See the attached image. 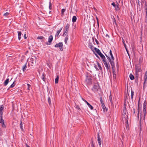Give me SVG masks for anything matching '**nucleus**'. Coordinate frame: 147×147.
Segmentation results:
<instances>
[{"label":"nucleus","mask_w":147,"mask_h":147,"mask_svg":"<svg viewBox=\"0 0 147 147\" xmlns=\"http://www.w3.org/2000/svg\"><path fill=\"white\" fill-rule=\"evenodd\" d=\"M127 111L125 105V104L122 114V120L123 122H125V123H126L127 124V125H128V121L127 119H128V117L127 115Z\"/></svg>","instance_id":"f257e3e1"},{"label":"nucleus","mask_w":147,"mask_h":147,"mask_svg":"<svg viewBox=\"0 0 147 147\" xmlns=\"http://www.w3.org/2000/svg\"><path fill=\"white\" fill-rule=\"evenodd\" d=\"M109 53L110 55L111 56V59L108 56L106 55V56L107 58L108 59L111 65L112 66V68L113 69V68L114 67L115 64L114 62V58L113 56V55L112 53V51L111 50H110Z\"/></svg>","instance_id":"f03ea898"},{"label":"nucleus","mask_w":147,"mask_h":147,"mask_svg":"<svg viewBox=\"0 0 147 147\" xmlns=\"http://www.w3.org/2000/svg\"><path fill=\"white\" fill-rule=\"evenodd\" d=\"M4 109V106L3 105H0V123L4 122V121L3 119V110Z\"/></svg>","instance_id":"7ed1b4c3"},{"label":"nucleus","mask_w":147,"mask_h":147,"mask_svg":"<svg viewBox=\"0 0 147 147\" xmlns=\"http://www.w3.org/2000/svg\"><path fill=\"white\" fill-rule=\"evenodd\" d=\"M69 24L68 23L64 28V33L63 34V36H66V35H67V33L68 32L69 28Z\"/></svg>","instance_id":"20e7f679"},{"label":"nucleus","mask_w":147,"mask_h":147,"mask_svg":"<svg viewBox=\"0 0 147 147\" xmlns=\"http://www.w3.org/2000/svg\"><path fill=\"white\" fill-rule=\"evenodd\" d=\"M144 83L143 84V89H144L147 86V71H146L144 77Z\"/></svg>","instance_id":"39448f33"},{"label":"nucleus","mask_w":147,"mask_h":147,"mask_svg":"<svg viewBox=\"0 0 147 147\" xmlns=\"http://www.w3.org/2000/svg\"><path fill=\"white\" fill-rule=\"evenodd\" d=\"M146 101L145 100L143 104V113L144 115V120H145V116L146 114Z\"/></svg>","instance_id":"423d86ee"},{"label":"nucleus","mask_w":147,"mask_h":147,"mask_svg":"<svg viewBox=\"0 0 147 147\" xmlns=\"http://www.w3.org/2000/svg\"><path fill=\"white\" fill-rule=\"evenodd\" d=\"M55 47H59L60 50L62 51L63 50V43L62 42H59L58 44H56L55 45Z\"/></svg>","instance_id":"0eeeda50"},{"label":"nucleus","mask_w":147,"mask_h":147,"mask_svg":"<svg viewBox=\"0 0 147 147\" xmlns=\"http://www.w3.org/2000/svg\"><path fill=\"white\" fill-rule=\"evenodd\" d=\"M99 88V87L98 85L97 84H96L94 85L92 90L94 92H95L98 91Z\"/></svg>","instance_id":"6e6552de"},{"label":"nucleus","mask_w":147,"mask_h":147,"mask_svg":"<svg viewBox=\"0 0 147 147\" xmlns=\"http://www.w3.org/2000/svg\"><path fill=\"white\" fill-rule=\"evenodd\" d=\"M107 69L108 70L110 69V67L109 63H107L106 60H103V61Z\"/></svg>","instance_id":"1a4fd4ad"},{"label":"nucleus","mask_w":147,"mask_h":147,"mask_svg":"<svg viewBox=\"0 0 147 147\" xmlns=\"http://www.w3.org/2000/svg\"><path fill=\"white\" fill-rule=\"evenodd\" d=\"M53 40V37L52 35L50 36L48 38V42H46V44L48 45H50Z\"/></svg>","instance_id":"9d476101"},{"label":"nucleus","mask_w":147,"mask_h":147,"mask_svg":"<svg viewBox=\"0 0 147 147\" xmlns=\"http://www.w3.org/2000/svg\"><path fill=\"white\" fill-rule=\"evenodd\" d=\"M36 58L34 59L33 58H31L30 59V61H29V63L31 64L32 65H33L34 64L36 63Z\"/></svg>","instance_id":"9b49d317"},{"label":"nucleus","mask_w":147,"mask_h":147,"mask_svg":"<svg viewBox=\"0 0 147 147\" xmlns=\"http://www.w3.org/2000/svg\"><path fill=\"white\" fill-rule=\"evenodd\" d=\"M136 72L138 73L140 72L141 71V68L140 66H136Z\"/></svg>","instance_id":"f8f14e48"},{"label":"nucleus","mask_w":147,"mask_h":147,"mask_svg":"<svg viewBox=\"0 0 147 147\" xmlns=\"http://www.w3.org/2000/svg\"><path fill=\"white\" fill-rule=\"evenodd\" d=\"M97 138H98V142L99 144V146H100L101 145V143L100 142V137L99 136V133H98L97 134Z\"/></svg>","instance_id":"ddd939ff"},{"label":"nucleus","mask_w":147,"mask_h":147,"mask_svg":"<svg viewBox=\"0 0 147 147\" xmlns=\"http://www.w3.org/2000/svg\"><path fill=\"white\" fill-rule=\"evenodd\" d=\"M98 55H99V56L102 59V61H103V60H106L105 57V56L102 54L100 53Z\"/></svg>","instance_id":"4468645a"},{"label":"nucleus","mask_w":147,"mask_h":147,"mask_svg":"<svg viewBox=\"0 0 147 147\" xmlns=\"http://www.w3.org/2000/svg\"><path fill=\"white\" fill-rule=\"evenodd\" d=\"M102 107L103 109V111L104 112L107 111V109L106 108L104 103H102Z\"/></svg>","instance_id":"2eb2a0df"},{"label":"nucleus","mask_w":147,"mask_h":147,"mask_svg":"<svg viewBox=\"0 0 147 147\" xmlns=\"http://www.w3.org/2000/svg\"><path fill=\"white\" fill-rule=\"evenodd\" d=\"M88 47H89L92 50L94 51V48L95 47H93L92 45V44L91 43H90L88 45Z\"/></svg>","instance_id":"dca6fc26"},{"label":"nucleus","mask_w":147,"mask_h":147,"mask_svg":"<svg viewBox=\"0 0 147 147\" xmlns=\"http://www.w3.org/2000/svg\"><path fill=\"white\" fill-rule=\"evenodd\" d=\"M94 50L98 54H99L100 53H101L100 51L98 49L96 48L95 47L94 48Z\"/></svg>","instance_id":"f3484780"},{"label":"nucleus","mask_w":147,"mask_h":147,"mask_svg":"<svg viewBox=\"0 0 147 147\" xmlns=\"http://www.w3.org/2000/svg\"><path fill=\"white\" fill-rule=\"evenodd\" d=\"M62 28H61L59 30H58L57 31V33L55 35L56 36H57V37L59 36V33H60V32H61V30H62Z\"/></svg>","instance_id":"a211bd4d"},{"label":"nucleus","mask_w":147,"mask_h":147,"mask_svg":"<svg viewBox=\"0 0 147 147\" xmlns=\"http://www.w3.org/2000/svg\"><path fill=\"white\" fill-rule=\"evenodd\" d=\"M91 79L90 78H87L86 80V82L88 84H90L91 82Z\"/></svg>","instance_id":"6ab92c4d"},{"label":"nucleus","mask_w":147,"mask_h":147,"mask_svg":"<svg viewBox=\"0 0 147 147\" xmlns=\"http://www.w3.org/2000/svg\"><path fill=\"white\" fill-rule=\"evenodd\" d=\"M115 68V66H114V67L113 68V77L114 79H116V75L115 74V72L114 71V68Z\"/></svg>","instance_id":"aec40b11"},{"label":"nucleus","mask_w":147,"mask_h":147,"mask_svg":"<svg viewBox=\"0 0 147 147\" xmlns=\"http://www.w3.org/2000/svg\"><path fill=\"white\" fill-rule=\"evenodd\" d=\"M66 36L64 40V42H65V44L66 45L67 44V41L68 39V36L67 34V35H66Z\"/></svg>","instance_id":"412c9836"},{"label":"nucleus","mask_w":147,"mask_h":147,"mask_svg":"<svg viewBox=\"0 0 147 147\" xmlns=\"http://www.w3.org/2000/svg\"><path fill=\"white\" fill-rule=\"evenodd\" d=\"M18 38L19 40H20L21 38V35L22 34V33L21 32L18 31Z\"/></svg>","instance_id":"4be33fe9"},{"label":"nucleus","mask_w":147,"mask_h":147,"mask_svg":"<svg viewBox=\"0 0 147 147\" xmlns=\"http://www.w3.org/2000/svg\"><path fill=\"white\" fill-rule=\"evenodd\" d=\"M26 64L27 63H26L22 67V70H23V71H24L26 68Z\"/></svg>","instance_id":"5701e85b"},{"label":"nucleus","mask_w":147,"mask_h":147,"mask_svg":"<svg viewBox=\"0 0 147 147\" xmlns=\"http://www.w3.org/2000/svg\"><path fill=\"white\" fill-rule=\"evenodd\" d=\"M9 78H7L6 79L4 82V84L5 86H6L8 84L9 82Z\"/></svg>","instance_id":"b1692460"},{"label":"nucleus","mask_w":147,"mask_h":147,"mask_svg":"<svg viewBox=\"0 0 147 147\" xmlns=\"http://www.w3.org/2000/svg\"><path fill=\"white\" fill-rule=\"evenodd\" d=\"M59 78V76H57L56 78L55 79V84H57L58 83Z\"/></svg>","instance_id":"393cba45"},{"label":"nucleus","mask_w":147,"mask_h":147,"mask_svg":"<svg viewBox=\"0 0 147 147\" xmlns=\"http://www.w3.org/2000/svg\"><path fill=\"white\" fill-rule=\"evenodd\" d=\"M77 19L76 17L75 16H73L72 19V21L74 23L76 21Z\"/></svg>","instance_id":"a878e982"},{"label":"nucleus","mask_w":147,"mask_h":147,"mask_svg":"<svg viewBox=\"0 0 147 147\" xmlns=\"http://www.w3.org/2000/svg\"><path fill=\"white\" fill-rule=\"evenodd\" d=\"M96 63L99 69L100 70H102V68L100 66V64L98 61H96Z\"/></svg>","instance_id":"bb28decb"},{"label":"nucleus","mask_w":147,"mask_h":147,"mask_svg":"<svg viewBox=\"0 0 147 147\" xmlns=\"http://www.w3.org/2000/svg\"><path fill=\"white\" fill-rule=\"evenodd\" d=\"M129 78L131 80H134V76L131 74H130L129 75Z\"/></svg>","instance_id":"cd10ccee"},{"label":"nucleus","mask_w":147,"mask_h":147,"mask_svg":"<svg viewBox=\"0 0 147 147\" xmlns=\"http://www.w3.org/2000/svg\"><path fill=\"white\" fill-rule=\"evenodd\" d=\"M45 74L44 73H43L42 74V80L45 81Z\"/></svg>","instance_id":"c85d7f7f"},{"label":"nucleus","mask_w":147,"mask_h":147,"mask_svg":"<svg viewBox=\"0 0 147 147\" xmlns=\"http://www.w3.org/2000/svg\"><path fill=\"white\" fill-rule=\"evenodd\" d=\"M20 128L21 129L22 131H23V124L21 121V122L20 124Z\"/></svg>","instance_id":"c756f323"},{"label":"nucleus","mask_w":147,"mask_h":147,"mask_svg":"<svg viewBox=\"0 0 147 147\" xmlns=\"http://www.w3.org/2000/svg\"><path fill=\"white\" fill-rule=\"evenodd\" d=\"M48 101L49 102V105H51V98L49 97L48 98Z\"/></svg>","instance_id":"7c9ffc66"},{"label":"nucleus","mask_w":147,"mask_h":147,"mask_svg":"<svg viewBox=\"0 0 147 147\" xmlns=\"http://www.w3.org/2000/svg\"><path fill=\"white\" fill-rule=\"evenodd\" d=\"M109 100H110V101L111 102V104H113V103L112 102V96H111V94L109 96Z\"/></svg>","instance_id":"2f4dec72"},{"label":"nucleus","mask_w":147,"mask_h":147,"mask_svg":"<svg viewBox=\"0 0 147 147\" xmlns=\"http://www.w3.org/2000/svg\"><path fill=\"white\" fill-rule=\"evenodd\" d=\"M115 10L116 11H119L120 10V8L118 6V5H117L115 7Z\"/></svg>","instance_id":"473e14b6"},{"label":"nucleus","mask_w":147,"mask_h":147,"mask_svg":"<svg viewBox=\"0 0 147 147\" xmlns=\"http://www.w3.org/2000/svg\"><path fill=\"white\" fill-rule=\"evenodd\" d=\"M87 105L89 107L90 109L91 110H92L93 109V107L89 103H88Z\"/></svg>","instance_id":"72a5a7b5"},{"label":"nucleus","mask_w":147,"mask_h":147,"mask_svg":"<svg viewBox=\"0 0 147 147\" xmlns=\"http://www.w3.org/2000/svg\"><path fill=\"white\" fill-rule=\"evenodd\" d=\"M134 93V92L133 91H131V98L132 99L133 98Z\"/></svg>","instance_id":"f704fd0d"},{"label":"nucleus","mask_w":147,"mask_h":147,"mask_svg":"<svg viewBox=\"0 0 147 147\" xmlns=\"http://www.w3.org/2000/svg\"><path fill=\"white\" fill-rule=\"evenodd\" d=\"M27 86H28V90H30V87H31V86L29 84H27Z\"/></svg>","instance_id":"c9c22d12"},{"label":"nucleus","mask_w":147,"mask_h":147,"mask_svg":"<svg viewBox=\"0 0 147 147\" xmlns=\"http://www.w3.org/2000/svg\"><path fill=\"white\" fill-rule=\"evenodd\" d=\"M111 5L115 7L117 5H116L114 2L112 3Z\"/></svg>","instance_id":"e433bc0d"},{"label":"nucleus","mask_w":147,"mask_h":147,"mask_svg":"<svg viewBox=\"0 0 147 147\" xmlns=\"http://www.w3.org/2000/svg\"><path fill=\"white\" fill-rule=\"evenodd\" d=\"M65 9H63L61 10V13L62 15H63L64 13L65 12Z\"/></svg>","instance_id":"4c0bfd02"},{"label":"nucleus","mask_w":147,"mask_h":147,"mask_svg":"<svg viewBox=\"0 0 147 147\" xmlns=\"http://www.w3.org/2000/svg\"><path fill=\"white\" fill-rule=\"evenodd\" d=\"M9 14V13L8 12H6L4 14L3 16H7Z\"/></svg>","instance_id":"58836bf2"},{"label":"nucleus","mask_w":147,"mask_h":147,"mask_svg":"<svg viewBox=\"0 0 147 147\" xmlns=\"http://www.w3.org/2000/svg\"><path fill=\"white\" fill-rule=\"evenodd\" d=\"M2 127H6V126L5 124L4 123V122L2 123Z\"/></svg>","instance_id":"ea45409f"},{"label":"nucleus","mask_w":147,"mask_h":147,"mask_svg":"<svg viewBox=\"0 0 147 147\" xmlns=\"http://www.w3.org/2000/svg\"><path fill=\"white\" fill-rule=\"evenodd\" d=\"M37 38L38 39H42L44 38V37L43 36H39Z\"/></svg>","instance_id":"a19ab883"},{"label":"nucleus","mask_w":147,"mask_h":147,"mask_svg":"<svg viewBox=\"0 0 147 147\" xmlns=\"http://www.w3.org/2000/svg\"><path fill=\"white\" fill-rule=\"evenodd\" d=\"M100 102H101V104H102V103H104L103 102V101H102L101 97H100Z\"/></svg>","instance_id":"79ce46f5"},{"label":"nucleus","mask_w":147,"mask_h":147,"mask_svg":"<svg viewBox=\"0 0 147 147\" xmlns=\"http://www.w3.org/2000/svg\"><path fill=\"white\" fill-rule=\"evenodd\" d=\"M76 109H78V110H80V109L79 106L78 105H76Z\"/></svg>","instance_id":"37998d69"},{"label":"nucleus","mask_w":147,"mask_h":147,"mask_svg":"<svg viewBox=\"0 0 147 147\" xmlns=\"http://www.w3.org/2000/svg\"><path fill=\"white\" fill-rule=\"evenodd\" d=\"M91 145L92 147H95L94 145V144L93 143V141H92V142L91 143Z\"/></svg>","instance_id":"c03bdc74"},{"label":"nucleus","mask_w":147,"mask_h":147,"mask_svg":"<svg viewBox=\"0 0 147 147\" xmlns=\"http://www.w3.org/2000/svg\"><path fill=\"white\" fill-rule=\"evenodd\" d=\"M94 67L96 69L98 70V68L97 67V65L94 64Z\"/></svg>","instance_id":"a18cd8bd"},{"label":"nucleus","mask_w":147,"mask_h":147,"mask_svg":"<svg viewBox=\"0 0 147 147\" xmlns=\"http://www.w3.org/2000/svg\"><path fill=\"white\" fill-rule=\"evenodd\" d=\"M15 85L13 84H12L9 87V88H12Z\"/></svg>","instance_id":"49530a36"},{"label":"nucleus","mask_w":147,"mask_h":147,"mask_svg":"<svg viewBox=\"0 0 147 147\" xmlns=\"http://www.w3.org/2000/svg\"><path fill=\"white\" fill-rule=\"evenodd\" d=\"M51 6H52V5H51V2H50L49 5V8L50 9H51Z\"/></svg>","instance_id":"de8ad7c7"},{"label":"nucleus","mask_w":147,"mask_h":147,"mask_svg":"<svg viewBox=\"0 0 147 147\" xmlns=\"http://www.w3.org/2000/svg\"><path fill=\"white\" fill-rule=\"evenodd\" d=\"M95 41L96 42L97 44L98 45L99 44V42H98V41L97 40L96 38H95Z\"/></svg>","instance_id":"09e8293b"},{"label":"nucleus","mask_w":147,"mask_h":147,"mask_svg":"<svg viewBox=\"0 0 147 147\" xmlns=\"http://www.w3.org/2000/svg\"><path fill=\"white\" fill-rule=\"evenodd\" d=\"M82 100L84 101L88 105V103H89L86 100L84 99L83 98H82Z\"/></svg>","instance_id":"8fccbe9b"},{"label":"nucleus","mask_w":147,"mask_h":147,"mask_svg":"<svg viewBox=\"0 0 147 147\" xmlns=\"http://www.w3.org/2000/svg\"><path fill=\"white\" fill-rule=\"evenodd\" d=\"M24 38L25 39H26L27 38V37L26 36V34L25 33L24 34Z\"/></svg>","instance_id":"3c124183"},{"label":"nucleus","mask_w":147,"mask_h":147,"mask_svg":"<svg viewBox=\"0 0 147 147\" xmlns=\"http://www.w3.org/2000/svg\"><path fill=\"white\" fill-rule=\"evenodd\" d=\"M125 49H126V50L127 52V53H128V54L129 55V53H128V51H127V48H126V47H125Z\"/></svg>","instance_id":"603ef678"},{"label":"nucleus","mask_w":147,"mask_h":147,"mask_svg":"<svg viewBox=\"0 0 147 147\" xmlns=\"http://www.w3.org/2000/svg\"><path fill=\"white\" fill-rule=\"evenodd\" d=\"M139 111H138V118H139Z\"/></svg>","instance_id":"864d4df0"},{"label":"nucleus","mask_w":147,"mask_h":147,"mask_svg":"<svg viewBox=\"0 0 147 147\" xmlns=\"http://www.w3.org/2000/svg\"><path fill=\"white\" fill-rule=\"evenodd\" d=\"M141 118H140V125H141Z\"/></svg>","instance_id":"5fc2aeb1"},{"label":"nucleus","mask_w":147,"mask_h":147,"mask_svg":"<svg viewBox=\"0 0 147 147\" xmlns=\"http://www.w3.org/2000/svg\"><path fill=\"white\" fill-rule=\"evenodd\" d=\"M26 146H27V147H30L27 144H26Z\"/></svg>","instance_id":"6e6d98bb"},{"label":"nucleus","mask_w":147,"mask_h":147,"mask_svg":"<svg viewBox=\"0 0 147 147\" xmlns=\"http://www.w3.org/2000/svg\"><path fill=\"white\" fill-rule=\"evenodd\" d=\"M134 113H135V109H134Z\"/></svg>","instance_id":"4d7b16f0"},{"label":"nucleus","mask_w":147,"mask_h":147,"mask_svg":"<svg viewBox=\"0 0 147 147\" xmlns=\"http://www.w3.org/2000/svg\"><path fill=\"white\" fill-rule=\"evenodd\" d=\"M98 26H99V23H98Z\"/></svg>","instance_id":"13d9d810"},{"label":"nucleus","mask_w":147,"mask_h":147,"mask_svg":"<svg viewBox=\"0 0 147 147\" xmlns=\"http://www.w3.org/2000/svg\"><path fill=\"white\" fill-rule=\"evenodd\" d=\"M92 39H93V40H94V37H92Z\"/></svg>","instance_id":"bf43d9fd"},{"label":"nucleus","mask_w":147,"mask_h":147,"mask_svg":"<svg viewBox=\"0 0 147 147\" xmlns=\"http://www.w3.org/2000/svg\"><path fill=\"white\" fill-rule=\"evenodd\" d=\"M107 36H108L109 37V36L107 34Z\"/></svg>","instance_id":"052dcab7"}]
</instances>
